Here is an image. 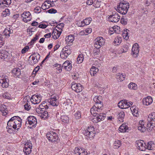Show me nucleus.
Returning a JSON list of instances; mask_svg holds the SVG:
<instances>
[{
  "label": "nucleus",
  "instance_id": "b1692460",
  "mask_svg": "<svg viewBox=\"0 0 155 155\" xmlns=\"http://www.w3.org/2000/svg\"><path fill=\"white\" fill-rule=\"evenodd\" d=\"M11 0H0V7H7L11 3Z\"/></svg>",
  "mask_w": 155,
  "mask_h": 155
},
{
  "label": "nucleus",
  "instance_id": "4468645a",
  "mask_svg": "<svg viewBox=\"0 0 155 155\" xmlns=\"http://www.w3.org/2000/svg\"><path fill=\"white\" fill-rule=\"evenodd\" d=\"M120 18V16L117 13H113L112 15H110L108 17L109 21L117 22L119 21Z\"/></svg>",
  "mask_w": 155,
  "mask_h": 155
},
{
  "label": "nucleus",
  "instance_id": "4d7b16f0",
  "mask_svg": "<svg viewBox=\"0 0 155 155\" xmlns=\"http://www.w3.org/2000/svg\"><path fill=\"white\" fill-rule=\"evenodd\" d=\"M6 109V106L4 104L0 105V111L2 112L5 111Z\"/></svg>",
  "mask_w": 155,
  "mask_h": 155
},
{
  "label": "nucleus",
  "instance_id": "3c124183",
  "mask_svg": "<svg viewBox=\"0 0 155 155\" xmlns=\"http://www.w3.org/2000/svg\"><path fill=\"white\" fill-rule=\"evenodd\" d=\"M3 97L4 98L9 99H11V95L9 93L6 92L4 93L2 95Z\"/></svg>",
  "mask_w": 155,
  "mask_h": 155
},
{
  "label": "nucleus",
  "instance_id": "c9c22d12",
  "mask_svg": "<svg viewBox=\"0 0 155 155\" xmlns=\"http://www.w3.org/2000/svg\"><path fill=\"white\" fill-rule=\"evenodd\" d=\"M40 114L38 115V116H39L41 119H45L48 115V113L46 111H44L41 113H40Z\"/></svg>",
  "mask_w": 155,
  "mask_h": 155
},
{
  "label": "nucleus",
  "instance_id": "864d4df0",
  "mask_svg": "<svg viewBox=\"0 0 155 155\" xmlns=\"http://www.w3.org/2000/svg\"><path fill=\"white\" fill-rule=\"evenodd\" d=\"M101 97V96H96L94 98V101L95 103H102L100 100Z\"/></svg>",
  "mask_w": 155,
  "mask_h": 155
},
{
  "label": "nucleus",
  "instance_id": "5fc2aeb1",
  "mask_svg": "<svg viewBox=\"0 0 155 155\" xmlns=\"http://www.w3.org/2000/svg\"><path fill=\"white\" fill-rule=\"evenodd\" d=\"M114 29V31L115 33L117 34H119L120 33V27L117 26L115 25L113 27Z\"/></svg>",
  "mask_w": 155,
  "mask_h": 155
},
{
  "label": "nucleus",
  "instance_id": "c03bdc74",
  "mask_svg": "<svg viewBox=\"0 0 155 155\" xmlns=\"http://www.w3.org/2000/svg\"><path fill=\"white\" fill-rule=\"evenodd\" d=\"M154 144L152 141H150L147 143V145L146 144V149H147L148 150H152L153 147H154Z\"/></svg>",
  "mask_w": 155,
  "mask_h": 155
},
{
  "label": "nucleus",
  "instance_id": "37998d69",
  "mask_svg": "<svg viewBox=\"0 0 155 155\" xmlns=\"http://www.w3.org/2000/svg\"><path fill=\"white\" fill-rule=\"evenodd\" d=\"M97 117L99 118V121H101V120H104L106 117V114L105 113H101V112L97 115Z\"/></svg>",
  "mask_w": 155,
  "mask_h": 155
},
{
  "label": "nucleus",
  "instance_id": "f704fd0d",
  "mask_svg": "<svg viewBox=\"0 0 155 155\" xmlns=\"http://www.w3.org/2000/svg\"><path fill=\"white\" fill-rule=\"evenodd\" d=\"M99 69L98 68L94 66H93L91 69L90 72L91 75L94 76V75L98 71Z\"/></svg>",
  "mask_w": 155,
  "mask_h": 155
},
{
  "label": "nucleus",
  "instance_id": "49530a36",
  "mask_svg": "<svg viewBox=\"0 0 155 155\" xmlns=\"http://www.w3.org/2000/svg\"><path fill=\"white\" fill-rule=\"evenodd\" d=\"M129 46L128 45H123V48L120 49L121 53L127 52L128 50Z\"/></svg>",
  "mask_w": 155,
  "mask_h": 155
},
{
  "label": "nucleus",
  "instance_id": "cd10ccee",
  "mask_svg": "<svg viewBox=\"0 0 155 155\" xmlns=\"http://www.w3.org/2000/svg\"><path fill=\"white\" fill-rule=\"evenodd\" d=\"M12 73L14 77L15 78H19L21 74L20 70L18 68L14 69L12 71Z\"/></svg>",
  "mask_w": 155,
  "mask_h": 155
},
{
  "label": "nucleus",
  "instance_id": "c756f323",
  "mask_svg": "<svg viewBox=\"0 0 155 155\" xmlns=\"http://www.w3.org/2000/svg\"><path fill=\"white\" fill-rule=\"evenodd\" d=\"M91 21V18H88L84 19L83 21H81V24L79 26L81 27H83L85 25H87L90 24Z\"/></svg>",
  "mask_w": 155,
  "mask_h": 155
},
{
  "label": "nucleus",
  "instance_id": "e433bc0d",
  "mask_svg": "<svg viewBox=\"0 0 155 155\" xmlns=\"http://www.w3.org/2000/svg\"><path fill=\"white\" fill-rule=\"evenodd\" d=\"M125 116L124 113L123 111H120L118 113V118L119 121L120 122L123 121V119L124 118Z\"/></svg>",
  "mask_w": 155,
  "mask_h": 155
},
{
  "label": "nucleus",
  "instance_id": "09e8293b",
  "mask_svg": "<svg viewBox=\"0 0 155 155\" xmlns=\"http://www.w3.org/2000/svg\"><path fill=\"white\" fill-rule=\"evenodd\" d=\"M101 2L99 1L98 0H95L94 2V4L93 6L96 8H98L100 6Z\"/></svg>",
  "mask_w": 155,
  "mask_h": 155
},
{
  "label": "nucleus",
  "instance_id": "dca6fc26",
  "mask_svg": "<svg viewBox=\"0 0 155 155\" xmlns=\"http://www.w3.org/2000/svg\"><path fill=\"white\" fill-rule=\"evenodd\" d=\"M41 100V97L40 95L35 94L32 96L31 101L32 104H37L40 102Z\"/></svg>",
  "mask_w": 155,
  "mask_h": 155
},
{
  "label": "nucleus",
  "instance_id": "f8f14e48",
  "mask_svg": "<svg viewBox=\"0 0 155 155\" xmlns=\"http://www.w3.org/2000/svg\"><path fill=\"white\" fill-rule=\"evenodd\" d=\"M9 81L7 76L3 75L0 77V83L3 87L7 88L8 87Z\"/></svg>",
  "mask_w": 155,
  "mask_h": 155
},
{
  "label": "nucleus",
  "instance_id": "58836bf2",
  "mask_svg": "<svg viewBox=\"0 0 155 155\" xmlns=\"http://www.w3.org/2000/svg\"><path fill=\"white\" fill-rule=\"evenodd\" d=\"M74 115L75 118L77 120L80 119L81 117V111L79 110L74 111Z\"/></svg>",
  "mask_w": 155,
  "mask_h": 155
},
{
  "label": "nucleus",
  "instance_id": "72a5a7b5",
  "mask_svg": "<svg viewBox=\"0 0 155 155\" xmlns=\"http://www.w3.org/2000/svg\"><path fill=\"white\" fill-rule=\"evenodd\" d=\"M74 40V37L72 35H70L65 38V41L68 44L72 43Z\"/></svg>",
  "mask_w": 155,
  "mask_h": 155
},
{
  "label": "nucleus",
  "instance_id": "4c0bfd02",
  "mask_svg": "<svg viewBox=\"0 0 155 155\" xmlns=\"http://www.w3.org/2000/svg\"><path fill=\"white\" fill-rule=\"evenodd\" d=\"M129 31L127 29H124L122 34V35L124 39L126 40H127L129 38V36L128 35V32Z\"/></svg>",
  "mask_w": 155,
  "mask_h": 155
},
{
  "label": "nucleus",
  "instance_id": "a19ab883",
  "mask_svg": "<svg viewBox=\"0 0 155 155\" xmlns=\"http://www.w3.org/2000/svg\"><path fill=\"white\" fill-rule=\"evenodd\" d=\"M128 86L129 88L131 90H136L137 88V85L135 83L132 82L130 83Z\"/></svg>",
  "mask_w": 155,
  "mask_h": 155
},
{
  "label": "nucleus",
  "instance_id": "39448f33",
  "mask_svg": "<svg viewBox=\"0 0 155 155\" xmlns=\"http://www.w3.org/2000/svg\"><path fill=\"white\" fill-rule=\"evenodd\" d=\"M71 49L70 47L66 46L62 49L60 54V57L62 59L66 58L71 54Z\"/></svg>",
  "mask_w": 155,
  "mask_h": 155
},
{
  "label": "nucleus",
  "instance_id": "9b49d317",
  "mask_svg": "<svg viewBox=\"0 0 155 155\" xmlns=\"http://www.w3.org/2000/svg\"><path fill=\"white\" fill-rule=\"evenodd\" d=\"M46 136L49 140L51 142H55L58 140L57 134L54 132L48 133Z\"/></svg>",
  "mask_w": 155,
  "mask_h": 155
},
{
  "label": "nucleus",
  "instance_id": "7c9ffc66",
  "mask_svg": "<svg viewBox=\"0 0 155 155\" xmlns=\"http://www.w3.org/2000/svg\"><path fill=\"white\" fill-rule=\"evenodd\" d=\"M64 107L66 109H71V103L70 102V100L68 99L67 100L66 102H65L63 104Z\"/></svg>",
  "mask_w": 155,
  "mask_h": 155
},
{
  "label": "nucleus",
  "instance_id": "c85d7f7f",
  "mask_svg": "<svg viewBox=\"0 0 155 155\" xmlns=\"http://www.w3.org/2000/svg\"><path fill=\"white\" fill-rule=\"evenodd\" d=\"M130 109L134 116L138 117L139 116L138 109L135 106H133Z\"/></svg>",
  "mask_w": 155,
  "mask_h": 155
},
{
  "label": "nucleus",
  "instance_id": "79ce46f5",
  "mask_svg": "<svg viewBox=\"0 0 155 155\" xmlns=\"http://www.w3.org/2000/svg\"><path fill=\"white\" fill-rule=\"evenodd\" d=\"M128 128L125 124H123L120 126L119 130L121 132H126Z\"/></svg>",
  "mask_w": 155,
  "mask_h": 155
},
{
  "label": "nucleus",
  "instance_id": "5701e85b",
  "mask_svg": "<svg viewBox=\"0 0 155 155\" xmlns=\"http://www.w3.org/2000/svg\"><path fill=\"white\" fill-rule=\"evenodd\" d=\"M62 67L66 71H69L71 69L72 65L69 61H66L63 64Z\"/></svg>",
  "mask_w": 155,
  "mask_h": 155
},
{
  "label": "nucleus",
  "instance_id": "69168bd1",
  "mask_svg": "<svg viewBox=\"0 0 155 155\" xmlns=\"http://www.w3.org/2000/svg\"><path fill=\"white\" fill-rule=\"evenodd\" d=\"M85 31V32L87 33V35L88 34L91 33V32L92 30L91 28H88L86 29Z\"/></svg>",
  "mask_w": 155,
  "mask_h": 155
},
{
  "label": "nucleus",
  "instance_id": "f03ea898",
  "mask_svg": "<svg viewBox=\"0 0 155 155\" xmlns=\"http://www.w3.org/2000/svg\"><path fill=\"white\" fill-rule=\"evenodd\" d=\"M21 119L18 116H15L12 117L8 122V126L13 127L14 129L18 130L21 125Z\"/></svg>",
  "mask_w": 155,
  "mask_h": 155
},
{
  "label": "nucleus",
  "instance_id": "052dcab7",
  "mask_svg": "<svg viewBox=\"0 0 155 155\" xmlns=\"http://www.w3.org/2000/svg\"><path fill=\"white\" fill-rule=\"evenodd\" d=\"M29 49V47L27 46L24 47L21 50V53L22 54L25 53Z\"/></svg>",
  "mask_w": 155,
  "mask_h": 155
},
{
  "label": "nucleus",
  "instance_id": "1a4fd4ad",
  "mask_svg": "<svg viewBox=\"0 0 155 155\" xmlns=\"http://www.w3.org/2000/svg\"><path fill=\"white\" fill-rule=\"evenodd\" d=\"M133 104L131 101L127 102L126 100L121 101L118 103V106L121 109H126L132 106Z\"/></svg>",
  "mask_w": 155,
  "mask_h": 155
},
{
  "label": "nucleus",
  "instance_id": "4be33fe9",
  "mask_svg": "<svg viewBox=\"0 0 155 155\" xmlns=\"http://www.w3.org/2000/svg\"><path fill=\"white\" fill-rule=\"evenodd\" d=\"M61 32V30H60L59 31V30H57V29H54L52 33V35L53 38L54 39H58L60 35Z\"/></svg>",
  "mask_w": 155,
  "mask_h": 155
},
{
  "label": "nucleus",
  "instance_id": "bf43d9fd",
  "mask_svg": "<svg viewBox=\"0 0 155 155\" xmlns=\"http://www.w3.org/2000/svg\"><path fill=\"white\" fill-rule=\"evenodd\" d=\"M25 109L27 110H29L31 108V106L28 104V103H27L24 105Z\"/></svg>",
  "mask_w": 155,
  "mask_h": 155
},
{
  "label": "nucleus",
  "instance_id": "774afa93",
  "mask_svg": "<svg viewBox=\"0 0 155 155\" xmlns=\"http://www.w3.org/2000/svg\"><path fill=\"white\" fill-rule=\"evenodd\" d=\"M114 28L113 27H112L110 28L109 30V33L110 35H111L115 33Z\"/></svg>",
  "mask_w": 155,
  "mask_h": 155
},
{
  "label": "nucleus",
  "instance_id": "9d476101",
  "mask_svg": "<svg viewBox=\"0 0 155 155\" xmlns=\"http://www.w3.org/2000/svg\"><path fill=\"white\" fill-rule=\"evenodd\" d=\"M58 96L55 94L51 95L49 100V102L50 104L53 106H57L58 104Z\"/></svg>",
  "mask_w": 155,
  "mask_h": 155
},
{
  "label": "nucleus",
  "instance_id": "2f4dec72",
  "mask_svg": "<svg viewBox=\"0 0 155 155\" xmlns=\"http://www.w3.org/2000/svg\"><path fill=\"white\" fill-rule=\"evenodd\" d=\"M8 54V52L5 50L0 51V58L1 59H5L7 57Z\"/></svg>",
  "mask_w": 155,
  "mask_h": 155
},
{
  "label": "nucleus",
  "instance_id": "20e7f679",
  "mask_svg": "<svg viewBox=\"0 0 155 155\" xmlns=\"http://www.w3.org/2000/svg\"><path fill=\"white\" fill-rule=\"evenodd\" d=\"M102 103H95L91 109V112L94 116H97L101 112L103 109Z\"/></svg>",
  "mask_w": 155,
  "mask_h": 155
},
{
  "label": "nucleus",
  "instance_id": "13d9d810",
  "mask_svg": "<svg viewBox=\"0 0 155 155\" xmlns=\"http://www.w3.org/2000/svg\"><path fill=\"white\" fill-rule=\"evenodd\" d=\"M6 128L7 129V131L10 134H11L13 133V130L14 129L13 127H11L10 126H7L6 127Z\"/></svg>",
  "mask_w": 155,
  "mask_h": 155
},
{
  "label": "nucleus",
  "instance_id": "423d86ee",
  "mask_svg": "<svg viewBox=\"0 0 155 155\" xmlns=\"http://www.w3.org/2000/svg\"><path fill=\"white\" fill-rule=\"evenodd\" d=\"M94 130L93 127H88L86 129L83 130V133L85 136H87L91 140L95 136L94 133L92 132Z\"/></svg>",
  "mask_w": 155,
  "mask_h": 155
},
{
  "label": "nucleus",
  "instance_id": "6e6d98bb",
  "mask_svg": "<svg viewBox=\"0 0 155 155\" xmlns=\"http://www.w3.org/2000/svg\"><path fill=\"white\" fill-rule=\"evenodd\" d=\"M99 48H96L94 49L93 51V54L94 56H97L100 54L99 50Z\"/></svg>",
  "mask_w": 155,
  "mask_h": 155
},
{
  "label": "nucleus",
  "instance_id": "bb28decb",
  "mask_svg": "<svg viewBox=\"0 0 155 155\" xmlns=\"http://www.w3.org/2000/svg\"><path fill=\"white\" fill-rule=\"evenodd\" d=\"M55 72L57 73H60L62 71V67L61 64L56 63L53 65Z\"/></svg>",
  "mask_w": 155,
  "mask_h": 155
},
{
  "label": "nucleus",
  "instance_id": "f3484780",
  "mask_svg": "<svg viewBox=\"0 0 155 155\" xmlns=\"http://www.w3.org/2000/svg\"><path fill=\"white\" fill-rule=\"evenodd\" d=\"M74 152L76 155H87V153L84 149L81 147H76L74 150Z\"/></svg>",
  "mask_w": 155,
  "mask_h": 155
},
{
  "label": "nucleus",
  "instance_id": "ea45409f",
  "mask_svg": "<svg viewBox=\"0 0 155 155\" xmlns=\"http://www.w3.org/2000/svg\"><path fill=\"white\" fill-rule=\"evenodd\" d=\"M61 121L64 123H67L69 121V118L66 115L61 116Z\"/></svg>",
  "mask_w": 155,
  "mask_h": 155
},
{
  "label": "nucleus",
  "instance_id": "393cba45",
  "mask_svg": "<svg viewBox=\"0 0 155 155\" xmlns=\"http://www.w3.org/2000/svg\"><path fill=\"white\" fill-rule=\"evenodd\" d=\"M12 28L11 27L9 28H5L2 33L3 35H4L6 37H9L10 35L13 33V31L12 29Z\"/></svg>",
  "mask_w": 155,
  "mask_h": 155
},
{
  "label": "nucleus",
  "instance_id": "f257e3e1",
  "mask_svg": "<svg viewBox=\"0 0 155 155\" xmlns=\"http://www.w3.org/2000/svg\"><path fill=\"white\" fill-rule=\"evenodd\" d=\"M149 123L147 124V127L145 125L143 120H140L139 122L138 129L142 132H144L147 130L148 131H151L155 126V113H152L150 114L147 118Z\"/></svg>",
  "mask_w": 155,
  "mask_h": 155
},
{
  "label": "nucleus",
  "instance_id": "0eeeda50",
  "mask_svg": "<svg viewBox=\"0 0 155 155\" xmlns=\"http://www.w3.org/2000/svg\"><path fill=\"white\" fill-rule=\"evenodd\" d=\"M27 121L26 124H29L30 126V128L35 127L37 124V120L36 118L33 116H30L27 118Z\"/></svg>",
  "mask_w": 155,
  "mask_h": 155
},
{
  "label": "nucleus",
  "instance_id": "603ef678",
  "mask_svg": "<svg viewBox=\"0 0 155 155\" xmlns=\"http://www.w3.org/2000/svg\"><path fill=\"white\" fill-rule=\"evenodd\" d=\"M122 41L121 38L119 37H117L115 38L114 42L117 45H118L121 43Z\"/></svg>",
  "mask_w": 155,
  "mask_h": 155
},
{
  "label": "nucleus",
  "instance_id": "ddd939ff",
  "mask_svg": "<svg viewBox=\"0 0 155 155\" xmlns=\"http://www.w3.org/2000/svg\"><path fill=\"white\" fill-rule=\"evenodd\" d=\"M95 43L94 44V47L95 48H99L101 47L104 44V40L102 37H100L97 38L95 40Z\"/></svg>",
  "mask_w": 155,
  "mask_h": 155
},
{
  "label": "nucleus",
  "instance_id": "680f3d73",
  "mask_svg": "<svg viewBox=\"0 0 155 155\" xmlns=\"http://www.w3.org/2000/svg\"><path fill=\"white\" fill-rule=\"evenodd\" d=\"M64 26V24L63 23H60L58 25L57 28H58L60 30H62V29L63 28Z\"/></svg>",
  "mask_w": 155,
  "mask_h": 155
},
{
  "label": "nucleus",
  "instance_id": "473e14b6",
  "mask_svg": "<svg viewBox=\"0 0 155 155\" xmlns=\"http://www.w3.org/2000/svg\"><path fill=\"white\" fill-rule=\"evenodd\" d=\"M116 78L119 82H121L124 80L125 78V75L123 74H117Z\"/></svg>",
  "mask_w": 155,
  "mask_h": 155
},
{
  "label": "nucleus",
  "instance_id": "e2e57ef3",
  "mask_svg": "<svg viewBox=\"0 0 155 155\" xmlns=\"http://www.w3.org/2000/svg\"><path fill=\"white\" fill-rule=\"evenodd\" d=\"M94 117L92 119V121L94 123H97L99 122H100V121H99V118L97 116H94Z\"/></svg>",
  "mask_w": 155,
  "mask_h": 155
},
{
  "label": "nucleus",
  "instance_id": "a878e982",
  "mask_svg": "<svg viewBox=\"0 0 155 155\" xmlns=\"http://www.w3.org/2000/svg\"><path fill=\"white\" fill-rule=\"evenodd\" d=\"M31 56H32V60L33 61L32 64L36 63L40 58V55L38 53L33 54Z\"/></svg>",
  "mask_w": 155,
  "mask_h": 155
},
{
  "label": "nucleus",
  "instance_id": "a18cd8bd",
  "mask_svg": "<svg viewBox=\"0 0 155 155\" xmlns=\"http://www.w3.org/2000/svg\"><path fill=\"white\" fill-rule=\"evenodd\" d=\"M84 58L83 54H79L77 58V61L79 64L81 63L83 61Z\"/></svg>",
  "mask_w": 155,
  "mask_h": 155
},
{
  "label": "nucleus",
  "instance_id": "aec40b11",
  "mask_svg": "<svg viewBox=\"0 0 155 155\" xmlns=\"http://www.w3.org/2000/svg\"><path fill=\"white\" fill-rule=\"evenodd\" d=\"M137 147L138 149L141 151H145L146 150V143H144L143 141L142 140L137 141Z\"/></svg>",
  "mask_w": 155,
  "mask_h": 155
},
{
  "label": "nucleus",
  "instance_id": "338daca9",
  "mask_svg": "<svg viewBox=\"0 0 155 155\" xmlns=\"http://www.w3.org/2000/svg\"><path fill=\"white\" fill-rule=\"evenodd\" d=\"M121 22L122 24L124 25H125L127 24V20L126 19L123 18L122 19H121Z\"/></svg>",
  "mask_w": 155,
  "mask_h": 155
},
{
  "label": "nucleus",
  "instance_id": "6e6552de",
  "mask_svg": "<svg viewBox=\"0 0 155 155\" xmlns=\"http://www.w3.org/2000/svg\"><path fill=\"white\" fill-rule=\"evenodd\" d=\"M139 46L137 43H135L132 46L131 49V55L134 58H137L139 54Z\"/></svg>",
  "mask_w": 155,
  "mask_h": 155
},
{
  "label": "nucleus",
  "instance_id": "0e129e2a",
  "mask_svg": "<svg viewBox=\"0 0 155 155\" xmlns=\"http://www.w3.org/2000/svg\"><path fill=\"white\" fill-rule=\"evenodd\" d=\"M39 37L38 35H36L35 37L32 39L31 41V43H33L35 41L37 40L38 38Z\"/></svg>",
  "mask_w": 155,
  "mask_h": 155
},
{
  "label": "nucleus",
  "instance_id": "de8ad7c7",
  "mask_svg": "<svg viewBox=\"0 0 155 155\" xmlns=\"http://www.w3.org/2000/svg\"><path fill=\"white\" fill-rule=\"evenodd\" d=\"M10 14V12L9 10L8 9H6L2 13V15L3 17H6L7 16L9 15Z\"/></svg>",
  "mask_w": 155,
  "mask_h": 155
},
{
  "label": "nucleus",
  "instance_id": "412c9836",
  "mask_svg": "<svg viewBox=\"0 0 155 155\" xmlns=\"http://www.w3.org/2000/svg\"><path fill=\"white\" fill-rule=\"evenodd\" d=\"M142 102L143 105L147 106L152 104L153 102V99L151 97L148 96L143 98Z\"/></svg>",
  "mask_w": 155,
  "mask_h": 155
},
{
  "label": "nucleus",
  "instance_id": "7ed1b4c3",
  "mask_svg": "<svg viewBox=\"0 0 155 155\" xmlns=\"http://www.w3.org/2000/svg\"><path fill=\"white\" fill-rule=\"evenodd\" d=\"M129 8V3L127 2L120 3L116 8L117 12L123 15L126 14Z\"/></svg>",
  "mask_w": 155,
  "mask_h": 155
},
{
  "label": "nucleus",
  "instance_id": "2eb2a0df",
  "mask_svg": "<svg viewBox=\"0 0 155 155\" xmlns=\"http://www.w3.org/2000/svg\"><path fill=\"white\" fill-rule=\"evenodd\" d=\"M71 88L77 93L81 92L82 90V87L81 84L76 83L74 82L71 83Z\"/></svg>",
  "mask_w": 155,
  "mask_h": 155
},
{
  "label": "nucleus",
  "instance_id": "6ab92c4d",
  "mask_svg": "<svg viewBox=\"0 0 155 155\" xmlns=\"http://www.w3.org/2000/svg\"><path fill=\"white\" fill-rule=\"evenodd\" d=\"M21 16L23 21L25 22L30 21L31 19V16L29 12H24L22 14Z\"/></svg>",
  "mask_w": 155,
  "mask_h": 155
},
{
  "label": "nucleus",
  "instance_id": "a211bd4d",
  "mask_svg": "<svg viewBox=\"0 0 155 155\" xmlns=\"http://www.w3.org/2000/svg\"><path fill=\"white\" fill-rule=\"evenodd\" d=\"M32 148V144L30 143H27L25 144L23 151L26 155H28L31 152Z\"/></svg>",
  "mask_w": 155,
  "mask_h": 155
},
{
  "label": "nucleus",
  "instance_id": "8fccbe9b",
  "mask_svg": "<svg viewBox=\"0 0 155 155\" xmlns=\"http://www.w3.org/2000/svg\"><path fill=\"white\" fill-rule=\"evenodd\" d=\"M121 145V142L119 140H116L114 144V148H119Z\"/></svg>",
  "mask_w": 155,
  "mask_h": 155
}]
</instances>
